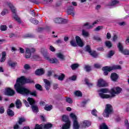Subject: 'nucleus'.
Masks as SVG:
<instances>
[{
  "label": "nucleus",
  "instance_id": "nucleus-1",
  "mask_svg": "<svg viewBox=\"0 0 129 129\" xmlns=\"http://www.w3.org/2000/svg\"><path fill=\"white\" fill-rule=\"evenodd\" d=\"M26 83H35V82L31 79H26V77L24 76L19 78L17 80L16 84L14 86L16 91L18 93L22 94L24 96H28V95L37 96V91H33L31 92L29 89L23 86Z\"/></svg>",
  "mask_w": 129,
  "mask_h": 129
},
{
  "label": "nucleus",
  "instance_id": "nucleus-2",
  "mask_svg": "<svg viewBox=\"0 0 129 129\" xmlns=\"http://www.w3.org/2000/svg\"><path fill=\"white\" fill-rule=\"evenodd\" d=\"M76 41L74 39H72L70 41V44L72 47H77V45L79 47H83L84 46V43L82 41V40L79 36H76Z\"/></svg>",
  "mask_w": 129,
  "mask_h": 129
},
{
  "label": "nucleus",
  "instance_id": "nucleus-3",
  "mask_svg": "<svg viewBox=\"0 0 129 129\" xmlns=\"http://www.w3.org/2000/svg\"><path fill=\"white\" fill-rule=\"evenodd\" d=\"M113 113V108L111 105L108 104L106 105L105 108L103 113V115L104 117H109L110 114Z\"/></svg>",
  "mask_w": 129,
  "mask_h": 129
},
{
  "label": "nucleus",
  "instance_id": "nucleus-4",
  "mask_svg": "<svg viewBox=\"0 0 129 129\" xmlns=\"http://www.w3.org/2000/svg\"><path fill=\"white\" fill-rule=\"evenodd\" d=\"M108 89L107 88L102 89L98 90V92H99V96L103 99L107 98L111 99V95H110L104 94L108 93Z\"/></svg>",
  "mask_w": 129,
  "mask_h": 129
},
{
  "label": "nucleus",
  "instance_id": "nucleus-5",
  "mask_svg": "<svg viewBox=\"0 0 129 129\" xmlns=\"http://www.w3.org/2000/svg\"><path fill=\"white\" fill-rule=\"evenodd\" d=\"M7 5L11 9L12 13L14 14L13 18L14 20H16L18 23H19V24H21L22 23V21H21V18H20V17L18 16V15H16L17 11L16 10V8H15V7H14V6H13V4H12V3H7Z\"/></svg>",
  "mask_w": 129,
  "mask_h": 129
},
{
  "label": "nucleus",
  "instance_id": "nucleus-6",
  "mask_svg": "<svg viewBox=\"0 0 129 129\" xmlns=\"http://www.w3.org/2000/svg\"><path fill=\"white\" fill-rule=\"evenodd\" d=\"M27 100L30 105H31V108L33 112L35 113L39 112V108H38V106H37V105L35 104V103H36L35 100H34L33 98L29 97L27 99Z\"/></svg>",
  "mask_w": 129,
  "mask_h": 129
},
{
  "label": "nucleus",
  "instance_id": "nucleus-7",
  "mask_svg": "<svg viewBox=\"0 0 129 129\" xmlns=\"http://www.w3.org/2000/svg\"><path fill=\"white\" fill-rule=\"evenodd\" d=\"M70 116L73 119V128L79 129V124L77 121V117L73 113L70 114Z\"/></svg>",
  "mask_w": 129,
  "mask_h": 129
},
{
  "label": "nucleus",
  "instance_id": "nucleus-8",
  "mask_svg": "<svg viewBox=\"0 0 129 129\" xmlns=\"http://www.w3.org/2000/svg\"><path fill=\"white\" fill-rule=\"evenodd\" d=\"M122 90V89L121 88L118 87H116L112 89L110 92L111 98L114 97V96H115V94H119V93L121 92Z\"/></svg>",
  "mask_w": 129,
  "mask_h": 129
},
{
  "label": "nucleus",
  "instance_id": "nucleus-9",
  "mask_svg": "<svg viewBox=\"0 0 129 129\" xmlns=\"http://www.w3.org/2000/svg\"><path fill=\"white\" fill-rule=\"evenodd\" d=\"M25 50V58H26V59L31 58L32 53H35V52H36V49L34 48H26Z\"/></svg>",
  "mask_w": 129,
  "mask_h": 129
},
{
  "label": "nucleus",
  "instance_id": "nucleus-10",
  "mask_svg": "<svg viewBox=\"0 0 129 129\" xmlns=\"http://www.w3.org/2000/svg\"><path fill=\"white\" fill-rule=\"evenodd\" d=\"M5 94L8 96H14L16 92L12 88H8L5 90Z\"/></svg>",
  "mask_w": 129,
  "mask_h": 129
},
{
  "label": "nucleus",
  "instance_id": "nucleus-11",
  "mask_svg": "<svg viewBox=\"0 0 129 129\" xmlns=\"http://www.w3.org/2000/svg\"><path fill=\"white\" fill-rule=\"evenodd\" d=\"M97 86L98 87H104L107 86V84L102 79H100L98 80Z\"/></svg>",
  "mask_w": 129,
  "mask_h": 129
},
{
  "label": "nucleus",
  "instance_id": "nucleus-12",
  "mask_svg": "<svg viewBox=\"0 0 129 129\" xmlns=\"http://www.w3.org/2000/svg\"><path fill=\"white\" fill-rule=\"evenodd\" d=\"M44 58H45L47 61H49L50 63H52V64H57L59 63V61H58L57 58H50V57L47 55H45Z\"/></svg>",
  "mask_w": 129,
  "mask_h": 129
},
{
  "label": "nucleus",
  "instance_id": "nucleus-13",
  "mask_svg": "<svg viewBox=\"0 0 129 129\" xmlns=\"http://www.w3.org/2000/svg\"><path fill=\"white\" fill-rule=\"evenodd\" d=\"M68 15H71L73 17L75 16V13H74V8L72 6H69L68 9L67 11Z\"/></svg>",
  "mask_w": 129,
  "mask_h": 129
},
{
  "label": "nucleus",
  "instance_id": "nucleus-14",
  "mask_svg": "<svg viewBox=\"0 0 129 129\" xmlns=\"http://www.w3.org/2000/svg\"><path fill=\"white\" fill-rule=\"evenodd\" d=\"M43 81L45 83L44 86L45 89L46 90H49L50 89V88L51 87V83L50 82V81H49V80L47 79H44Z\"/></svg>",
  "mask_w": 129,
  "mask_h": 129
},
{
  "label": "nucleus",
  "instance_id": "nucleus-15",
  "mask_svg": "<svg viewBox=\"0 0 129 129\" xmlns=\"http://www.w3.org/2000/svg\"><path fill=\"white\" fill-rule=\"evenodd\" d=\"M90 125H91V122L89 121L85 120L82 123L81 126L82 128H86L87 126L88 127Z\"/></svg>",
  "mask_w": 129,
  "mask_h": 129
},
{
  "label": "nucleus",
  "instance_id": "nucleus-16",
  "mask_svg": "<svg viewBox=\"0 0 129 129\" xmlns=\"http://www.w3.org/2000/svg\"><path fill=\"white\" fill-rule=\"evenodd\" d=\"M102 71H104V75H107L108 72L111 71V69L110 67H104L102 69Z\"/></svg>",
  "mask_w": 129,
  "mask_h": 129
},
{
  "label": "nucleus",
  "instance_id": "nucleus-17",
  "mask_svg": "<svg viewBox=\"0 0 129 129\" xmlns=\"http://www.w3.org/2000/svg\"><path fill=\"white\" fill-rule=\"evenodd\" d=\"M54 77L60 81H63L65 78V75L64 74H60V75H54Z\"/></svg>",
  "mask_w": 129,
  "mask_h": 129
},
{
  "label": "nucleus",
  "instance_id": "nucleus-18",
  "mask_svg": "<svg viewBox=\"0 0 129 129\" xmlns=\"http://www.w3.org/2000/svg\"><path fill=\"white\" fill-rule=\"evenodd\" d=\"M45 73V71L43 69H37L35 71L36 75H38V76H41V75H43Z\"/></svg>",
  "mask_w": 129,
  "mask_h": 129
},
{
  "label": "nucleus",
  "instance_id": "nucleus-19",
  "mask_svg": "<svg viewBox=\"0 0 129 129\" xmlns=\"http://www.w3.org/2000/svg\"><path fill=\"white\" fill-rule=\"evenodd\" d=\"M97 23H98V21H96L94 23H93L92 25H89V23H86L84 25V26L85 27H87V29H92V28H93V26L97 24Z\"/></svg>",
  "mask_w": 129,
  "mask_h": 129
},
{
  "label": "nucleus",
  "instance_id": "nucleus-20",
  "mask_svg": "<svg viewBox=\"0 0 129 129\" xmlns=\"http://www.w3.org/2000/svg\"><path fill=\"white\" fill-rule=\"evenodd\" d=\"M111 79L112 81H116L118 79V75L115 73H113L111 74Z\"/></svg>",
  "mask_w": 129,
  "mask_h": 129
},
{
  "label": "nucleus",
  "instance_id": "nucleus-21",
  "mask_svg": "<svg viewBox=\"0 0 129 129\" xmlns=\"http://www.w3.org/2000/svg\"><path fill=\"white\" fill-rule=\"evenodd\" d=\"M71 126V122H69L62 125V129H70Z\"/></svg>",
  "mask_w": 129,
  "mask_h": 129
},
{
  "label": "nucleus",
  "instance_id": "nucleus-22",
  "mask_svg": "<svg viewBox=\"0 0 129 129\" xmlns=\"http://www.w3.org/2000/svg\"><path fill=\"white\" fill-rule=\"evenodd\" d=\"M2 56L0 60L1 63H3L6 61V56H7V53L5 51H3L2 53Z\"/></svg>",
  "mask_w": 129,
  "mask_h": 129
},
{
  "label": "nucleus",
  "instance_id": "nucleus-23",
  "mask_svg": "<svg viewBox=\"0 0 129 129\" xmlns=\"http://www.w3.org/2000/svg\"><path fill=\"white\" fill-rule=\"evenodd\" d=\"M62 119L63 121H64L66 123L71 122V121L69 120V118L68 117V116L66 115H62Z\"/></svg>",
  "mask_w": 129,
  "mask_h": 129
},
{
  "label": "nucleus",
  "instance_id": "nucleus-24",
  "mask_svg": "<svg viewBox=\"0 0 129 129\" xmlns=\"http://www.w3.org/2000/svg\"><path fill=\"white\" fill-rule=\"evenodd\" d=\"M111 70L112 71V70H121V67L120 66L118 65H114L112 67H110Z\"/></svg>",
  "mask_w": 129,
  "mask_h": 129
},
{
  "label": "nucleus",
  "instance_id": "nucleus-25",
  "mask_svg": "<svg viewBox=\"0 0 129 129\" xmlns=\"http://www.w3.org/2000/svg\"><path fill=\"white\" fill-rule=\"evenodd\" d=\"M56 57L60 59V60H65V56L61 53H58L56 54Z\"/></svg>",
  "mask_w": 129,
  "mask_h": 129
},
{
  "label": "nucleus",
  "instance_id": "nucleus-26",
  "mask_svg": "<svg viewBox=\"0 0 129 129\" xmlns=\"http://www.w3.org/2000/svg\"><path fill=\"white\" fill-rule=\"evenodd\" d=\"M119 3V2H118V1L117 0H113L108 4V6H111L112 7H113V6H115L118 4Z\"/></svg>",
  "mask_w": 129,
  "mask_h": 129
},
{
  "label": "nucleus",
  "instance_id": "nucleus-27",
  "mask_svg": "<svg viewBox=\"0 0 129 129\" xmlns=\"http://www.w3.org/2000/svg\"><path fill=\"white\" fill-rule=\"evenodd\" d=\"M7 114L9 116H14L15 115V112H14L11 109H8L7 110Z\"/></svg>",
  "mask_w": 129,
  "mask_h": 129
},
{
  "label": "nucleus",
  "instance_id": "nucleus-28",
  "mask_svg": "<svg viewBox=\"0 0 129 129\" xmlns=\"http://www.w3.org/2000/svg\"><path fill=\"white\" fill-rule=\"evenodd\" d=\"M105 45L107 48H111L112 47V43L109 41H106L105 42Z\"/></svg>",
  "mask_w": 129,
  "mask_h": 129
},
{
  "label": "nucleus",
  "instance_id": "nucleus-29",
  "mask_svg": "<svg viewBox=\"0 0 129 129\" xmlns=\"http://www.w3.org/2000/svg\"><path fill=\"white\" fill-rule=\"evenodd\" d=\"M52 108H53V107L51 105H45L44 107V109L46 110V111H50V110H51Z\"/></svg>",
  "mask_w": 129,
  "mask_h": 129
},
{
  "label": "nucleus",
  "instance_id": "nucleus-30",
  "mask_svg": "<svg viewBox=\"0 0 129 129\" xmlns=\"http://www.w3.org/2000/svg\"><path fill=\"white\" fill-rule=\"evenodd\" d=\"M16 105L17 108H20V107L22 106V102H21V100H17Z\"/></svg>",
  "mask_w": 129,
  "mask_h": 129
},
{
  "label": "nucleus",
  "instance_id": "nucleus-31",
  "mask_svg": "<svg viewBox=\"0 0 129 129\" xmlns=\"http://www.w3.org/2000/svg\"><path fill=\"white\" fill-rule=\"evenodd\" d=\"M79 67V64L78 63H74L71 66V68H72V70H76V69H77Z\"/></svg>",
  "mask_w": 129,
  "mask_h": 129
},
{
  "label": "nucleus",
  "instance_id": "nucleus-32",
  "mask_svg": "<svg viewBox=\"0 0 129 129\" xmlns=\"http://www.w3.org/2000/svg\"><path fill=\"white\" fill-rule=\"evenodd\" d=\"M74 94L76 96H78L79 97H81L82 96V93L80 91H76L74 93Z\"/></svg>",
  "mask_w": 129,
  "mask_h": 129
},
{
  "label": "nucleus",
  "instance_id": "nucleus-33",
  "mask_svg": "<svg viewBox=\"0 0 129 129\" xmlns=\"http://www.w3.org/2000/svg\"><path fill=\"white\" fill-rule=\"evenodd\" d=\"M117 47L119 49V51L121 53L123 50V46H122V44L121 43H119L117 45Z\"/></svg>",
  "mask_w": 129,
  "mask_h": 129
},
{
  "label": "nucleus",
  "instance_id": "nucleus-34",
  "mask_svg": "<svg viewBox=\"0 0 129 129\" xmlns=\"http://www.w3.org/2000/svg\"><path fill=\"white\" fill-rule=\"evenodd\" d=\"M51 127H52V124L51 123L43 124V129H49L51 128Z\"/></svg>",
  "mask_w": 129,
  "mask_h": 129
},
{
  "label": "nucleus",
  "instance_id": "nucleus-35",
  "mask_svg": "<svg viewBox=\"0 0 129 129\" xmlns=\"http://www.w3.org/2000/svg\"><path fill=\"white\" fill-rule=\"evenodd\" d=\"M33 129H44V124H41L40 125H39L37 124L35 125V127Z\"/></svg>",
  "mask_w": 129,
  "mask_h": 129
},
{
  "label": "nucleus",
  "instance_id": "nucleus-36",
  "mask_svg": "<svg viewBox=\"0 0 129 129\" xmlns=\"http://www.w3.org/2000/svg\"><path fill=\"white\" fill-rule=\"evenodd\" d=\"M85 51L88 52V53H91V48H90V46L87 45L85 47Z\"/></svg>",
  "mask_w": 129,
  "mask_h": 129
},
{
  "label": "nucleus",
  "instance_id": "nucleus-37",
  "mask_svg": "<svg viewBox=\"0 0 129 129\" xmlns=\"http://www.w3.org/2000/svg\"><path fill=\"white\" fill-rule=\"evenodd\" d=\"M82 35L84 37H87L89 36V33H88V32H87L84 30H82Z\"/></svg>",
  "mask_w": 129,
  "mask_h": 129
},
{
  "label": "nucleus",
  "instance_id": "nucleus-38",
  "mask_svg": "<svg viewBox=\"0 0 129 129\" xmlns=\"http://www.w3.org/2000/svg\"><path fill=\"white\" fill-rule=\"evenodd\" d=\"M84 69L86 72H90V71H91V68L88 65L85 66Z\"/></svg>",
  "mask_w": 129,
  "mask_h": 129
},
{
  "label": "nucleus",
  "instance_id": "nucleus-39",
  "mask_svg": "<svg viewBox=\"0 0 129 129\" xmlns=\"http://www.w3.org/2000/svg\"><path fill=\"white\" fill-rule=\"evenodd\" d=\"M100 129H108V127H107V125L105 124V123H103L100 126Z\"/></svg>",
  "mask_w": 129,
  "mask_h": 129
},
{
  "label": "nucleus",
  "instance_id": "nucleus-40",
  "mask_svg": "<svg viewBox=\"0 0 129 129\" xmlns=\"http://www.w3.org/2000/svg\"><path fill=\"white\" fill-rule=\"evenodd\" d=\"M7 29H8V27H7L6 25H1L0 26L1 31H7Z\"/></svg>",
  "mask_w": 129,
  "mask_h": 129
},
{
  "label": "nucleus",
  "instance_id": "nucleus-41",
  "mask_svg": "<svg viewBox=\"0 0 129 129\" xmlns=\"http://www.w3.org/2000/svg\"><path fill=\"white\" fill-rule=\"evenodd\" d=\"M114 55V51H113V50H110L107 55V57L108 58H110V57H112V56Z\"/></svg>",
  "mask_w": 129,
  "mask_h": 129
},
{
  "label": "nucleus",
  "instance_id": "nucleus-42",
  "mask_svg": "<svg viewBox=\"0 0 129 129\" xmlns=\"http://www.w3.org/2000/svg\"><path fill=\"white\" fill-rule=\"evenodd\" d=\"M31 23H32V24H34V25H38L39 21H38V20H37V19H32V20H30Z\"/></svg>",
  "mask_w": 129,
  "mask_h": 129
},
{
  "label": "nucleus",
  "instance_id": "nucleus-43",
  "mask_svg": "<svg viewBox=\"0 0 129 129\" xmlns=\"http://www.w3.org/2000/svg\"><path fill=\"white\" fill-rule=\"evenodd\" d=\"M25 121H26V119H25V118H19L18 122L20 124H22V123L25 122Z\"/></svg>",
  "mask_w": 129,
  "mask_h": 129
},
{
  "label": "nucleus",
  "instance_id": "nucleus-44",
  "mask_svg": "<svg viewBox=\"0 0 129 129\" xmlns=\"http://www.w3.org/2000/svg\"><path fill=\"white\" fill-rule=\"evenodd\" d=\"M85 83L89 87H92L93 84L92 83H89V81H88V80H85Z\"/></svg>",
  "mask_w": 129,
  "mask_h": 129
},
{
  "label": "nucleus",
  "instance_id": "nucleus-45",
  "mask_svg": "<svg viewBox=\"0 0 129 129\" xmlns=\"http://www.w3.org/2000/svg\"><path fill=\"white\" fill-rule=\"evenodd\" d=\"M54 22L55 24H61V18H55Z\"/></svg>",
  "mask_w": 129,
  "mask_h": 129
},
{
  "label": "nucleus",
  "instance_id": "nucleus-46",
  "mask_svg": "<svg viewBox=\"0 0 129 129\" xmlns=\"http://www.w3.org/2000/svg\"><path fill=\"white\" fill-rule=\"evenodd\" d=\"M35 88H36L37 90H42V86L39 84H36L35 85Z\"/></svg>",
  "mask_w": 129,
  "mask_h": 129
},
{
  "label": "nucleus",
  "instance_id": "nucleus-47",
  "mask_svg": "<svg viewBox=\"0 0 129 129\" xmlns=\"http://www.w3.org/2000/svg\"><path fill=\"white\" fill-rule=\"evenodd\" d=\"M66 101L68 102V103H73V101L71 98L69 97H66Z\"/></svg>",
  "mask_w": 129,
  "mask_h": 129
},
{
  "label": "nucleus",
  "instance_id": "nucleus-48",
  "mask_svg": "<svg viewBox=\"0 0 129 129\" xmlns=\"http://www.w3.org/2000/svg\"><path fill=\"white\" fill-rule=\"evenodd\" d=\"M103 29V26H98L94 30V31H95V32H98L99 31H100V30H102Z\"/></svg>",
  "mask_w": 129,
  "mask_h": 129
},
{
  "label": "nucleus",
  "instance_id": "nucleus-49",
  "mask_svg": "<svg viewBox=\"0 0 129 129\" xmlns=\"http://www.w3.org/2000/svg\"><path fill=\"white\" fill-rule=\"evenodd\" d=\"M93 40H95L96 41H98V42H100V41H101V38L96 36H93Z\"/></svg>",
  "mask_w": 129,
  "mask_h": 129
},
{
  "label": "nucleus",
  "instance_id": "nucleus-50",
  "mask_svg": "<svg viewBox=\"0 0 129 129\" xmlns=\"http://www.w3.org/2000/svg\"><path fill=\"white\" fill-rule=\"evenodd\" d=\"M121 53L124 54V55H129V50L127 49H124Z\"/></svg>",
  "mask_w": 129,
  "mask_h": 129
},
{
  "label": "nucleus",
  "instance_id": "nucleus-51",
  "mask_svg": "<svg viewBox=\"0 0 129 129\" xmlns=\"http://www.w3.org/2000/svg\"><path fill=\"white\" fill-rule=\"evenodd\" d=\"M77 79V77L76 76H73L69 78L70 80H72L73 81H75V80H76Z\"/></svg>",
  "mask_w": 129,
  "mask_h": 129
},
{
  "label": "nucleus",
  "instance_id": "nucleus-52",
  "mask_svg": "<svg viewBox=\"0 0 129 129\" xmlns=\"http://www.w3.org/2000/svg\"><path fill=\"white\" fill-rule=\"evenodd\" d=\"M90 54L91 56H92L93 57H96L97 56V54H96V52L95 51H91V53H89Z\"/></svg>",
  "mask_w": 129,
  "mask_h": 129
},
{
  "label": "nucleus",
  "instance_id": "nucleus-53",
  "mask_svg": "<svg viewBox=\"0 0 129 129\" xmlns=\"http://www.w3.org/2000/svg\"><path fill=\"white\" fill-rule=\"evenodd\" d=\"M9 66L14 68V67H16V66H17V62H10L9 63Z\"/></svg>",
  "mask_w": 129,
  "mask_h": 129
},
{
  "label": "nucleus",
  "instance_id": "nucleus-54",
  "mask_svg": "<svg viewBox=\"0 0 129 129\" xmlns=\"http://www.w3.org/2000/svg\"><path fill=\"white\" fill-rule=\"evenodd\" d=\"M24 69H25V70H29V69H31V67L30 66L29 64H26L24 65Z\"/></svg>",
  "mask_w": 129,
  "mask_h": 129
},
{
  "label": "nucleus",
  "instance_id": "nucleus-55",
  "mask_svg": "<svg viewBox=\"0 0 129 129\" xmlns=\"http://www.w3.org/2000/svg\"><path fill=\"white\" fill-rule=\"evenodd\" d=\"M96 112H97V110H96V109H94L92 110L91 113L94 116H97V114H96Z\"/></svg>",
  "mask_w": 129,
  "mask_h": 129
},
{
  "label": "nucleus",
  "instance_id": "nucleus-56",
  "mask_svg": "<svg viewBox=\"0 0 129 129\" xmlns=\"http://www.w3.org/2000/svg\"><path fill=\"white\" fill-rule=\"evenodd\" d=\"M125 123V126L126 127V129H129V123H128V120H125L124 121Z\"/></svg>",
  "mask_w": 129,
  "mask_h": 129
},
{
  "label": "nucleus",
  "instance_id": "nucleus-57",
  "mask_svg": "<svg viewBox=\"0 0 129 129\" xmlns=\"http://www.w3.org/2000/svg\"><path fill=\"white\" fill-rule=\"evenodd\" d=\"M60 20H61L60 24H66L68 22V21L67 20V19H63L61 18Z\"/></svg>",
  "mask_w": 129,
  "mask_h": 129
},
{
  "label": "nucleus",
  "instance_id": "nucleus-58",
  "mask_svg": "<svg viewBox=\"0 0 129 129\" xmlns=\"http://www.w3.org/2000/svg\"><path fill=\"white\" fill-rule=\"evenodd\" d=\"M5 112V108L4 107H0V113L3 114Z\"/></svg>",
  "mask_w": 129,
  "mask_h": 129
},
{
  "label": "nucleus",
  "instance_id": "nucleus-59",
  "mask_svg": "<svg viewBox=\"0 0 129 129\" xmlns=\"http://www.w3.org/2000/svg\"><path fill=\"white\" fill-rule=\"evenodd\" d=\"M7 13H8V10L5 9L4 11H3L1 13V15L2 16H5V15H6V14H7Z\"/></svg>",
  "mask_w": 129,
  "mask_h": 129
},
{
  "label": "nucleus",
  "instance_id": "nucleus-60",
  "mask_svg": "<svg viewBox=\"0 0 129 129\" xmlns=\"http://www.w3.org/2000/svg\"><path fill=\"white\" fill-rule=\"evenodd\" d=\"M49 50L51 51V52H55V48L53 47L52 45L49 46Z\"/></svg>",
  "mask_w": 129,
  "mask_h": 129
},
{
  "label": "nucleus",
  "instance_id": "nucleus-61",
  "mask_svg": "<svg viewBox=\"0 0 129 129\" xmlns=\"http://www.w3.org/2000/svg\"><path fill=\"white\" fill-rule=\"evenodd\" d=\"M53 1L54 0H48V1L47 0H43V2L45 4H49V3H53Z\"/></svg>",
  "mask_w": 129,
  "mask_h": 129
},
{
  "label": "nucleus",
  "instance_id": "nucleus-62",
  "mask_svg": "<svg viewBox=\"0 0 129 129\" xmlns=\"http://www.w3.org/2000/svg\"><path fill=\"white\" fill-rule=\"evenodd\" d=\"M106 37H107V39H108V40H109V39L111 38V34H110L109 32H108L107 33Z\"/></svg>",
  "mask_w": 129,
  "mask_h": 129
},
{
  "label": "nucleus",
  "instance_id": "nucleus-63",
  "mask_svg": "<svg viewBox=\"0 0 129 129\" xmlns=\"http://www.w3.org/2000/svg\"><path fill=\"white\" fill-rule=\"evenodd\" d=\"M126 45H129V36H128L125 41Z\"/></svg>",
  "mask_w": 129,
  "mask_h": 129
},
{
  "label": "nucleus",
  "instance_id": "nucleus-64",
  "mask_svg": "<svg viewBox=\"0 0 129 129\" xmlns=\"http://www.w3.org/2000/svg\"><path fill=\"white\" fill-rule=\"evenodd\" d=\"M118 24L119 26H125L126 25L125 22H119Z\"/></svg>",
  "mask_w": 129,
  "mask_h": 129
}]
</instances>
